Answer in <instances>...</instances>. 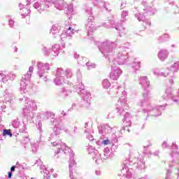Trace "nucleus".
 I'll list each match as a JSON object with an SVG mask.
<instances>
[{"instance_id": "obj_30", "label": "nucleus", "mask_w": 179, "mask_h": 179, "mask_svg": "<svg viewBox=\"0 0 179 179\" xmlns=\"http://www.w3.org/2000/svg\"><path fill=\"white\" fill-rule=\"evenodd\" d=\"M76 129H78V127L75 126L73 129H71V131H69L67 134H69V135H70L71 136H73V135L76 134Z\"/></svg>"}, {"instance_id": "obj_26", "label": "nucleus", "mask_w": 179, "mask_h": 179, "mask_svg": "<svg viewBox=\"0 0 179 179\" xmlns=\"http://www.w3.org/2000/svg\"><path fill=\"white\" fill-rule=\"evenodd\" d=\"M159 58L162 59V61H164V59H166L167 58V52L166 51H161L158 54Z\"/></svg>"}, {"instance_id": "obj_14", "label": "nucleus", "mask_w": 179, "mask_h": 179, "mask_svg": "<svg viewBox=\"0 0 179 179\" xmlns=\"http://www.w3.org/2000/svg\"><path fill=\"white\" fill-rule=\"evenodd\" d=\"M78 62L80 65H83V66L86 65L89 71H90V69H93V68H96V64L89 62L86 57L80 58Z\"/></svg>"}, {"instance_id": "obj_3", "label": "nucleus", "mask_w": 179, "mask_h": 179, "mask_svg": "<svg viewBox=\"0 0 179 179\" xmlns=\"http://www.w3.org/2000/svg\"><path fill=\"white\" fill-rule=\"evenodd\" d=\"M73 76V73H72L71 69L64 70L62 68H59L57 69L54 83L56 86H61V85H64V83H68L67 79H71Z\"/></svg>"}, {"instance_id": "obj_12", "label": "nucleus", "mask_w": 179, "mask_h": 179, "mask_svg": "<svg viewBox=\"0 0 179 179\" xmlns=\"http://www.w3.org/2000/svg\"><path fill=\"white\" fill-rule=\"evenodd\" d=\"M12 126L13 128H18L20 132H26V129H27V124L24 122H19L17 119L13 120Z\"/></svg>"}, {"instance_id": "obj_32", "label": "nucleus", "mask_w": 179, "mask_h": 179, "mask_svg": "<svg viewBox=\"0 0 179 179\" xmlns=\"http://www.w3.org/2000/svg\"><path fill=\"white\" fill-rule=\"evenodd\" d=\"M76 75L77 76V79L80 80L82 79V73L80 72V69H78L76 72Z\"/></svg>"}, {"instance_id": "obj_42", "label": "nucleus", "mask_w": 179, "mask_h": 179, "mask_svg": "<svg viewBox=\"0 0 179 179\" xmlns=\"http://www.w3.org/2000/svg\"><path fill=\"white\" fill-rule=\"evenodd\" d=\"M1 110L2 111V113H6V106L3 105L1 107Z\"/></svg>"}, {"instance_id": "obj_58", "label": "nucleus", "mask_w": 179, "mask_h": 179, "mask_svg": "<svg viewBox=\"0 0 179 179\" xmlns=\"http://www.w3.org/2000/svg\"><path fill=\"white\" fill-rule=\"evenodd\" d=\"M106 127H108V125H106Z\"/></svg>"}, {"instance_id": "obj_37", "label": "nucleus", "mask_w": 179, "mask_h": 179, "mask_svg": "<svg viewBox=\"0 0 179 179\" xmlns=\"http://www.w3.org/2000/svg\"><path fill=\"white\" fill-rule=\"evenodd\" d=\"M31 3V0H27V3L26 4H19V8H22V6H27V5H30Z\"/></svg>"}, {"instance_id": "obj_1", "label": "nucleus", "mask_w": 179, "mask_h": 179, "mask_svg": "<svg viewBox=\"0 0 179 179\" xmlns=\"http://www.w3.org/2000/svg\"><path fill=\"white\" fill-rule=\"evenodd\" d=\"M54 134H52L49 138V142L50 143V147L52 148L53 150H57L56 154L58 155L60 152L66 154V145L62 143V141L60 140H57L59 136H58V131H57V124H55L53 129Z\"/></svg>"}, {"instance_id": "obj_53", "label": "nucleus", "mask_w": 179, "mask_h": 179, "mask_svg": "<svg viewBox=\"0 0 179 179\" xmlns=\"http://www.w3.org/2000/svg\"><path fill=\"white\" fill-rule=\"evenodd\" d=\"M32 63H33V64H36V61H34V60L32 61Z\"/></svg>"}, {"instance_id": "obj_25", "label": "nucleus", "mask_w": 179, "mask_h": 179, "mask_svg": "<svg viewBox=\"0 0 179 179\" xmlns=\"http://www.w3.org/2000/svg\"><path fill=\"white\" fill-rule=\"evenodd\" d=\"M102 86L104 89H108L111 86V83L108 81V79H105L102 82Z\"/></svg>"}, {"instance_id": "obj_4", "label": "nucleus", "mask_w": 179, "mask_h": 179, "mask_svg": "<svg viewBox=\"0 0 179 179\" xmlns=\"http://www.w3.org/2000/svg\"><path fill=\"white\" fill-rule=\"evenodd\" d=\"M19 101H24V106L22 108V114L27 120H30L33 117V111L37 110V105L36 101L31 100L30 99L23 96L20 98Z\"/></svg>"}, {"instance_id": "obj_45", "label": "nucleus", "mask_w": 179, "mask_h": 179, "mask_svg": "<svg viewBox=\"0 0 179 179\" xmlns=\"http://www.w3.org/2000/svg\"><path fill=\"white\" fill-rule=\"evenodd\" d=\"M17 167V166H12L10 168V172L13 173V171H15Z\"/></svg>"}, {"instance_id": "obj_8", "label": "nucleus", "mask_w": 179, "mask_h": 179, "mask_svg": "<svg viewBox=\"0 0 179 179\" xmlns=\"http://www.w3.org/2000/svg\"><path fill=\"white\" fill-rule=\"evenodd\" d=\"M61 31V27L58 24H55L52 25L50 29V34L54 37V38H57V37H59L60 39H62V41H64V38L68 37L66 36V32L62 33V34H59V32Z\"/></svg>"}, {"instance_id": "obj_29", "label": "nucleus", "mask_w": 179, "mask_h": 179, "mask_svg": "<svg viewBox=\"0 0 179 179\" xmlns=\"http://www.w3.org/2000/svg\"><path fill=\"white\" fill-rule=\"evenodd\" d=\"M6 135L8 136H10V138H12V131H10V129H4L3 130V133H2V136H6Z\"/></svg>"}, {"instance_id": "obj_56", "label": "nucleus", "mask_w": 179, "mask_h": 179, "mask_svg": "<svg viewBox=\"0 0 179 179\" xmlns=\"http://www.w3.org/2000/svg\"><path fill=\"white\" fill-rule=\"evenodd\" d=\"M110 66H111V69H113V65H110Z\"/></svg>"}, {"instance_id": "obj_27", "label": "nucleus", "mask_w": 179, "mask_h": 179, "mask_svg": "<svg viewBox=\"0 0 179 179\" xmlns=\"http://www.w3.org/2000/svg\"><path fill=\"white\" fill-rule=\"evenodd\" d=\"M85 15L87 17H93V13H92V7H87L85 8Z\"/></svg>"}, {"instance_id": "obj_46", "label": "nucleus", "mask_w": 179, "mask_h": 179, "mask_svg": "<svg viewBox=\"0 0 179 179\" xmlns=\"http://www.w3.org/2000/svg\"><path fill=\"white\" fill-rule=\"evenodd\" d=\"M95 174L96 176H101V171H100L99 170H96L95 171Z\"/></svg>"}, {"instance_id": "obj_39", "label": "nucleus", "mask_w": 179, "mask_h": 179, "mask_svg": "<svg viewBox=\"0 0 179 179\" xmlns=\"http://www.w3.org/2000/svg\"><path fill=\"white\" fill-rule=\"evenodd\" d=\"M67 8H68L69 13H72V12H73V6H72V5L67 6Z\"/></svg>"}, {"instance_id": "obj_55", "label": "nucleus", "mask_w": 179, "mask_h": 179, "mask_svg": "<svg viewBox=\"0 0 179 179\" xmlns=\"http://www.w3.org/2000/svg\"><path fill=\"white\" fill-rule=\"evenodd\" d=\"M108 118H110V115H108Z\"/></svg>"}, {"instance_id": "obj_9", "label": "nucleus", "mask_w": 179, "mask_h": 179, "mask_svg": "<svg viewBox=\"0 0 179 179\" xmlns=\"http://www.w3.org/2000/svg\"><path fill=\"white\" fill-rule=\"evenodd\" d=\"M39 118H41L42 121H48V120H50V124H52V125H54V127L57 125V124H55V122H57V120L55 119V114H54V113L52 112H42L39 115Z\"/></svg>"}, {"instance_id": "obj_18", "label": "nucleus", "mask_w": 179, "mask_h": 179, "mask_svg": "<svg viewBox=\"0 0 179 179\" xmlns=\"http://www.w3.org/2000/svg\"><path fill=\"white\" fill-rule=\"evenodd\" d=\"M0 76L2 78L1 82H3V83H6V82L10 80V77L8 73L6 74L3 73V71H0Z\"/></svg>"}, {"instance_id": "obj_31", "label": "nucleus", "mask_w": 179, "mask_h": 179, "mask_svg": "<svg viewBox=\"0 0 179 179\" xmlns=\"http://www.w3.org/2000/svg\"><path fill=\"white\" fill-rule=\"evenodd\" d=\"M85 133L87 134L88 132H90V128H92V125H89V122H86L85 124Z\"/></svg>"}, {"instance_id": "obj_22", "label": "nucleus", "mask_w": 179, "mask_h": 179, "mask_svg": "<svg viewBox=\"0 0 179 179\" xmlns=\"http://www.w3.org/2000/svg\"><path fill=\"white\" fill-rule=\"evenodd\" d=\"M102 26H103V27H106V29H110V27H113V20L108 19L103 23Z\"/></svg>"}, {"instance_id": "obj_50", "label": "nucleus", "mask_w": 179, "mask_h": 179, "mask_svg": "<svg viewBox=\"0 0 179 179\" xmlns=\"http://www.w3.org/2000/svg\"><path fill=\"white\" fill-rule=\"evenodd\" d=\"M72 107H76V103H73Z\"/></svg>"}, {"instance_id": "obj_28", "label": "nucleus", "mask_w": 179, "mask_h": 179, "mask_svg": "<svg viewBox=\"0 0 179 179\" xmlns=\"http://www.w3.org/2000/svg\"><path fill=\"white\" fill-rule=\"evenodd\" d=\"M94 155L93 156V160L95 161V163L96 164H99L100 162H99L100 161V159H101V155L100 154H96L94 152Z\"/></svg>"}, {"instance_id": "obj_48", "label": "nucleus", "mask_w": 179, "mask_h": 179, "mask_svg": "<svg viewBox=\"0 0 179 179\" xmlns=\"http://www.w3.org/2000/svg\"><path fill=\"white\" fill-rule=\"evenodd\" d=\"M73 57L76 59L79 58V55H78L77 53H74Z\"/></svg>"}, {"instance_id": "obj_21", "label": "nucleus", "mask_w": 179, "mask_h": 179, "mask_svg": "<svg viewBox=\"0 0 179 179\" xmlns=\"http://www.w3.org/2000/svg\"><path fill=\"white\" fill-rule=\"evenodd\" d=\"M75 31H76L74 29H72V27H69V28L66 30V34L67 37H72L73 36Z\"/></svg>"}, {"instance_id": "obj_20", "label": "nucleus", "mask_w": 179, "mask_h": 179, "mask_svg": "<svg viewBox=\"0 0 179 179\" xmlns=\"http://www.w3.org/2000/svg\"><path fill=\"white\" fill-rule=\"evenodd\" d=\"M31 78V73H27L22 76L21 82H25V83H27V82H30Z\"/></svg>"}, {"instance_id": "obj_49", "label": "nucleus", "mask_w": 179, "mask_h": 179, "mask_svg": "<svg viewBox=\"0 0 179 179\" xmlns=\"http://www.w3.org/2000/svg\"><path fill=\"white\" fill-rule=\"evenodd\" d=\"M61 115H62V117H65V115H66V113H65V111H62L61 113Z\"/></svg>"}, {"instance_id": "obj_38", "label": "nucleus", "mask_w": 179, "mask_h": 179, "mask_svg": "<svg viewBox=\"0 0 179 179\" xmlns=\"http://www.w3.org/2000/svg\"><path fill=\"white\" fill-rule=\"evenodd\" d=\"M104 128H106V125H102L98 127L99 129V133L101 134V135H102L103 133V129H104Z\"/></svg>"}, {"instance_id": "obj_13", "label": "nucleus", "mask_w": 179, "mask_h": 179, "mask_svg": "<svg viewBox=\"0 0 179 179\" xmlns=\"http://www.w3.org/2000/svg\"><path fill=\"white\" fill-rule=\"evenodd\" d=\"M36 164H37V166H39L41 173H43V178H50V171L43 165V162H41V159L36 160V162H35V165Z\"/></svg>"}, {"instance_id": "obj_34", "label": "nucleus", "mask_w": 179, "mask_h": 179, "mask_svg": "<svg viewBox=\"0 0 179 179\" xmlns=\"http://www.w3.org/2000/svg\"><path fill=\"white\" fill-rule=\"evenodd\" d=\"M62 93H63V96H64V97H68V96H69L71 92L69 91H65V89H63Z\"/></svg>"}, {"instance_id": "obj_52", "label": "nucleus", "mask_w": 179, "mask_h": 179, "mask_svg": "<svg viewBox=\"0 0 179 179\" xmlns=\"http://www.w3.org/2000/svg\"><path fill=\"white\" fill-rule=\"evenodd\" d=\"M62 48H65V44H62Z\"/></svg>"}, {"instance_id": "obj_5", "label": "nucleus", "mask_w": 179, "mask_h": 179, "mask_svg": "<svg viewBox=\"0 0 179 179\" xmlns=\"http://www.w3.org/2000/svg\"><path fill=\"white\" fill-rule=\"evenodd\" d=\"M83 84L80 83L77 86V93L82 97V106L83 107H89L92 103V94L90 92L83 88Z\"/></svg>"}, {"instance_id": "obj_54", "label": "nucleus", "mask_w": 179, "mask_h": 179, "mask_svg": "<svg viewBox=\"0 0 179 179\" xmlns=\"http://www.w3.org/2000/svg\"><path fill=\"white\" fill-rule=\"evenodd\" d=\"M17 52V48H15V52Z\"/></svg>"}, {"instance_id": "obj_11", "label": "nucleus", "mask_w": 179, "mask_h": 179, "mask_svg": "<svg viewBox=\"0 0 179 179\" xmlns=\"http://www.w3.org/2000/svg\"><path fill=\"white\" fill-rule=\"evenodd\" d=\"M101 143H102V145H110V148L106 147L104 149V154H103L104 157L103 159V160H106V159H108L111 157V154L113 153L112 152L110 151V150H112V149H113V144H111V142L108 139L103 141L101 142Z\"/></svg>"}, {"instance_id": "obj_24", "label": "nucleus", "mask_w": 179, "mask_h": 179, "mask_svg": "<svg viewBox=\"0 0 179 179\" xmlns=\"http://www.w3.org/2000/svg\"><path fill=\"white\" fill-rule=\"evenodd\" d=\"M42 52L44 54V55H46V57H52L51 56V49L47 48V47H43L42 48Z\"/></svg>"}, {"instance_id": "obj_43", "label": "nucleus", "mask_w": 179, "mask_h": 179, "mask_svg": "<svg viewBox=\"0 0 179 179\" xmlns=\"http://www.w3.org/2000/svg\"><path fill=\"white\" fill-rule=\"evenodd\" d=\"M34 71V68H33V66H29L27 73H33Z\"/></svg>"}, {"instance_id": "obj_35", "label": "nucleus", "mask_w": 179, "mask_h": 179, "mask_svg": "<svg viewBox=\"0 0 179 179\" xmlns=\"http://www.w3.org/2000/svg\"><path fill=\"white\" fill-rule=\"evenodd\" d=\"M103 7L105 8V9L106 10H108V12H111V6H110V4L108 3H105L103 5Z\"/></svg>"}, {"instance_id": "obj_33", "label": "nucleus", "mask_w": 179, "mask_h": 179, "mask_svg": "<svg viewBox=\"0 0 179 179\" xmlns=\"http://www.w3.org/2000/svg\"><path fill=\"white\" fill-rule=\"evenodd\" d=\"M36 127L40 132H43V123L41 122H38Z\"/></svg>"}, {"instance_id": "obj_6", "label": "nucleus", "mask_w": 179, "mask_h": 179, "mask_svg": "<svg viewBox=\"0 0 179 179\" xmlns=\"http://www.w3.org/2000/svg\"><path fill=\"white\" fill-rule=\"evenodd\" d=\"M99 51L103 55L106 59L108 60V62H111L110 59L113 56V41L106 40L101 43L99 46Z\"/></svg>"}, {"instance_id": "obj_16", "label": "nucleus", "mask_w": 179, "mask_h": 179, "mask_svg": "<svg viewBox=\"0 0 179 179\" xmlns=\"http://www.w3.org/2000/svg\"><path fill=\"white\" fill-rule=\"evenodd\" d=\"M50 51L51 57H58V55L61 51V46L58 44H55L52 47Z\"/></svg>"}, {"instance_id": "obj_47", "label": "nucleus", "mask_w": 179, "mask_h": 179, "mask_svg": "<svg viewBox=\"0 0 179 179\" xmlns=\"http://www.w3.org/2000/svg\"><path fill=\"white\" fill-rule=\"evenodd\" d=\"M8 178H12V172H8Z\"/></svg>"}, {"instance_id": "obj_7", "label": "nucleus", "mask_w": 179, "mask_h": 179, "mask_svg": "<svg viewBox=\"0 0 179 179\" xmlns=\"http://www.w3.org/2000/svg\"><path fill=\"white\" fill-rule=\"evenodd\" d=\"M36 66L38 69L37 74L39 78H43V80L47 82V73H48L47 71H50V64L38 62Z\"/></svg>"}, {"instance_id": "obj_23", "label": "nucleus", "mask_w": 179, "mask_h": 179, "mask_svg": "<svg viewBox=\"0 0 179 179\" xmlns=\"http://www.w3.org/2000/svg\"><path fill=\"white\" fill-rule=\"evenodd\" d=\"M20 13L22 15V16H27L29 14H30V9L26 8V7H23L22 9L20 8Z\"/></svg>"}, {"instance_id": "obj_57", "label": "nucleus", "mask_w": 179, "mask_h": 179, "mask_svg": "<svg viewBox=\"0 0 179 179\" xmlns=\"http://www.w3.org/2000/svg\"><path fill=\"white\" fill-rule=\"evenodd\" d=\"M17 164H17H19V162H17V164Z\"/></svg>"}, {"instance_id": "obj_36", "label": "nucleus", "mask_w": 179, "mask_h": 179, "mask_svg": "<svg viewBox=\"0 0 179 179\" xmlns=\"http://www.w3.org/2000/svg\"><path fill=\"white\" fill-rule=\"evenodd\" d=\"M8 76L10 78V80H15V78H16V75L13 73H9Z\"/></svg>"}, {"instance_id": "obj_15", "label": "nucleus", "mask_w": 179, "mask_h": 179, "mask_svg": "<svg viewBox=\"0 0 179 179\" xmlns=\"http://www.w3.org/2000/svg\"><path fill=\"white\" fill-rule=\"evenodd\" d=\"M12 97H13V94L7 90L5 91L4 94V103L9 106V107H12V104L13 103L12 101Z\"/></svg>"}, {"instance_id": "obj_40", "label": "nucleus", "mask_w": 179, "mask_h": 179, "mask_svg": "<svg viewBox=\"0 0 179 179\" xmlns=\"http://www.w3.org/2000/svg\"><path fill=\"white\" fill-rule=\"evenodd\" d=\"M9 26L11 28L13 27V26H15V21L13 20L10 19L9 20Z\"/></svg>"}, {"instance_id": "obj_44", "label": "nucleus", "mask_w": 179, "mask_h": 179, "mask_svg": "<svg viewBox=\"0 0 179 179\" xmlns=\"http://www.w3.org/2000/svg\"><path fill=\"white\" fill-rule=\"evenodd\" d=\"M87 139H89V141H93V139H94V138H93V136L91 135V134H88V135L87 136Z\"/></svg>"}, {"instance_id": "obj_19", "label": "nucleus", "mask_w": 179, "mask_h": 179, "mask_svg": "<svg viewBox=\"0 0 179 179\" xmlns=\"http://www.w3.org/2000/svg\"><path fill=\"white\" fill-rule=\"evenodd\" d=\"M56 128H57V132H58V128L61 131H64V132L66 133L69 132V130L66 129V126H65V124L62 122L59 123L58 125L56 124Z\"/></svg>"}, {"instance_id": "obj_51", "label": "nucleus", "mask_w": 179, "mask_h": 179, "mask_svg": "<svg viewBox=\"0 0 179 179\" xmlns=\"http://www.w3.org/2000/svg\"><path fill=\"white\" fill-rule=\"evenodd\" d=\"M96 2H101V0H94Z\"/></svg>"}, {"instance_id": "obj_17", "label": "nucleus", "mask_w": 179, "mask_h": 179, "mask_svg": "<svg viewBox=\"0 0 179 179\" xmlns=\"http://www.w3.org/2000/svg\"><path fill=\"white\" fill-rule=\"evenodd\" d=\"M29 88H27V83L21 81L20 83V92L21 93H27Z\"/></svg>"}, {"instance_id": "obj_10", "label": "nucleus", "mask_w": 179, "mask_h": 179, "mask_svg": "<svg viewBox=\"0 0 179 179\" xmlns=\"http://www.w3.org/2000/svg\"><path fill=\"white\" fill-rule=\"evenodd\" d=\"M94 17H88L85 22V29L87 30L89 33H93L95 31L96 27V22H94Z\"/></svg>"}, {"instance_id": "obj_41", "label": "nucleus", "mask_w": 179, "mask_h": 179, "mask_svg": "<svg viewBox=\"0 0 179 179\" xmlns=\"http://www.w3.org/2000/svg\"><path fill=\"white\" fill-rule=\"evenodd\" d=\"M31 148H32V152H36V146H37V144L36 143H31Z\"/></svg>"}, {"instance_id": "obj_2", "label": "nucleus", "mask_w": 179, "mask_h": 179, "mask_svg": "<svg viewBox=\"0 0 179 179\" xmlns=\"http://www.w3.org/2000/svg\"><path fill=\"white\" fill-rule=\"evenodd\" d=\"M66 1V0H35L33 6L39 13H41V12L47 10L52 3L56 7L62 6V3Z\"/></svg>"}]
</instances>
